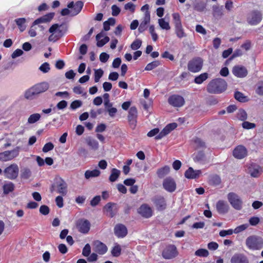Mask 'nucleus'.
<instances>
[{"instance_id": "obj_45", "label": "nucleus", "mask_w": 263, "mask_h": 263, "mask_svg": "<svg viewBox=\"0 0 263 263\" xmlns=\"http://www.w3.org/2000/svg\"><path fill=\"white\" fill-rule=\"evenodd\" d=\"M175 33L178 37L181 39L186 36L182 26L175 28Z\"/></svg>"}, {"instance_id": "obj_2", "label": "nucleus", "mask_w": 263, "mask_h": 263, "mask_svg": "<svg viewBox=\"0 0 263 263\" xmlns=\"http://www.w3.org/2000/svg\"><path fill=\"white\" fill-rule=\"evenodd\" d=\"M227 88L226 82L222 79L212 80L208 84L206 90L210 93L217 94L224 91Z\"/></svg>"}, {"instance_id": "obj_21", "label": "nucleus", "mask_w": 263, "mask_h": 263, "mask_svg": "<svg viewBox=\"0 0 263 263\" xmlns=\"http://www.w3.org/2000/svg\"><path fill=\"white\" fill-rule=\"evenodd\" d=\"M247 155V150L243 146L239 145L237 146L233 151V156L237 159H242L245 158Z\"/></svg>"}, {"instance_id": "obj_42", "label": "nucleus", "mask_w": 263, "mask_h": 263, "mask_svg": "<svg viewBox=\"0 0 263 263\" xmlns=\"http://www.w3.org/2000/svg\"><path fill=\"white\" fill-rule=\"evenodd\" d=\"M115 19L110 17L103 23V28L105 31H108L110 29V26H114L115 24Z\"/></svg>"}, {"instance_id": "obj_55", "label": "nucleus", "mask_w": 263, "mask_h": 263, "mask_svg": "<svg viewBox=\"0 0 263 263\" xmlns=\"http://www.w3.org/2000/svg\"><path fill=\"white\" fill-rule=\"evenodd\" d=\"M91 252V247L89 243L85 245L82 250V254L85 257H88Z\"/></svg>"}, {"instance_id": "obj_9", "label": "nucleus", "mask_w": 263, "mask_h": 263, "mask_svg": "<svg viewBox=\"0 0 263 263\" xmlns=\"http://www.w3.org/2000/svg\"><path fill=\"white\" fill-rule=\"evenodd\" d=\"M203 66V60L199 57L195 58L190 61L187 64L188 70L192 72L199 71Z\"/></svg>"}, {"instance_id": "obj_5", "label": "nucleus", "mask_w": 263, "mask_h": 263, "mask_svg": "<svg viewBox=\"0 0 263 263\" xmlns=\"http://www.w3.org/2000/svg\"><path fill=\"white\" fill-rule=\"evenodd\" d=\"M84 4L82 1H78L74 4L73 2H71L67 5L68 8L63 9L61 12L62 16L69 15L70 12L72 16L78 14L82 10Z\"/></svg>"}, {"instance_id": "obj_11", "label": "nucleus", "mask_w": 263, "mask_h": 263, "mask_svg": "<svg viewBox=\"0 0 263 263\" xmlns=\"http://www.w3.org/2000/svg\"><path fill=\"white\" fill-rule=\"evenodd\" d=\"M162 255L164 258L170 259L177 256L178 251L176 247L174 245H171L167 246L163 250Z\"/></svg>"}, {"instance_id": "obj_43", "label": "nucleus", "mask_w": 263, "mask_h": 263, "mask_svg": "<svg viewBox=\"0 0 263 263\" xmlns=\"http://www.w3.org/2000/svg\"><path fill=\"white\" fill-rule=\"evenodd\" d=\"M121 252V246L118 244L116 243L115 246L113 247L111 251V255L114 257H118L120 255Z\"/></svg>"}, {"instance_id": "obj_39", "label": "nucleus", "mask_w": 263, "mask_h": 263, "mask_svg": "<svg viewBox=\"0 0 263 263\" xmlns=\"http://www.w3.org/2000/svg\"><path fill=\"white\" fill-rule=\"evenodd\" d=\"M17 25L18 26L21 32L24 31L26 29V19L25 18H19L15 20Z\"/></svg>"}, {"instance_id": "obj_28", "label": "nucleus", "mask_w": 263, "mask_h": 263, "mask_svg": "<svg viewBox=\"0 0 263 263\" xmlns=\"http://www.w3.org/2000/svg\"><path fill=\"white\" fill-rule=\"evenodd\" d=\"M201 174L200 170L194 171L192 167H189L185 172L184 175L188 179H195L197 178Z\"/></svg>"}, {"instance_id": "obj_49", "label": "nucleus", "mask_w": 263, "mask_h": 263, "mask_svg": "<svg viewBox=\"0 0 263 263\" xmlns=\"http://www.w3.org/2000/svg\"><path fill=\"white\" fill-rule=\"evenodd\" d=\"M31 175V172L29 168H24L21 171V178L25 179H29Z\"/></svg>"}, {"instance_id": "obj_36", "label": "nucleus", "mask_w": 263, "mask_h": 263, "mask_svg": "<svg viewBox=\"0 0 263 263\" xmlns=\"http://www.w3.org/2000/svg\"><path fill=\"white\" fill-rule=\"evenodd\" d=\"M213 11L214 17H220L223 15V7L214 5L213 6Z\"/></svg>"}, {"instance_id": "obj_31", "label": "nucleus", "mask_w": 263, "mask_h": 263, "mask_svg": "<svg viewBox=\"0 0 263 263\" xmlns=\"http://www.w3.org/2000/svg\"><path fill=\"white\" fill-rule=\"evenodd\" d=\"M6 138H2V140H4L5 143L3 145V148L6 149L11 146L12 143L15 141V136L12 134L6 135Z\"/></svg>"}, {"instance_id": "obj_61", "label": "nucleus", "mask_w": 263, "mask_h": 263, "mask_svg": "<svg viewBox=\"0 0 263 263\" xmlns=\"http://www.w3.org/2000/svg\"><path fill=\"white\" fill-rule=\"evenodd\" d=\"M242 126L245 129H252V128H254V127H255L256 125H255V124H254L253 123H250L248 121H244L242 123Z\"/></svg>"}, {"instance_id": "obj_50", "label": "nucleus", "mask_w": 263, "mask_h": 263, "mask_svg": "<svg viewBox=\"0 0 263 263\" xmlns=\"http://www.w3.org/2000/svg\"><path fill=\"white\" fill-rule=\"evenodd\" d=\"M234 97L237 100L241 102H245L247 101L246 97L239 91L236 92Z\"/></svg>"}, {"instance_id": "obj_15", "label": "nucleus", "mask_w": 263, "mask_h": 263, "mask_svg": "<svg viewBox=\"0 0 263 263\" xmlns=\"http://www.w3.org/2000/svg\"><path fill=\"white\" fill-rule=\"evenodd\" d=\"M262 20V15L260 12L254 11L252 12L248 16V22L251 25L258 24Z\"/></svg>"}, {"instance_id": "obj_24", "label": "nucleus", "mask_w": 263, "mask_h": 263, "mask_svg": "<svg viewBox=\"0 0 263 263\" xmlns=\"http://www.w3.org/2000/svg\"><path fill=\"white\" fill-rule=\"evenodd\" d=\"M138 213L145 218H149L152 216L153 211L151 208L147 204H142L138 209Z\"/></svg>"}, {"instance_id": "obj_19", "label": "nucleus", "mask_w": 263, "mask_h": 263, "mask_svg": "<svg viewBox=\"0 0 263 263\" xmlns=\"http://www.w3.org/2000/svg\"><path fill=\"white\" fill-rule=\"evenodd\" d=\"M233 74L238 78H244L248 74V70L243 66H235L232 69Z\"/></svg>"}, {"instance_id": "obj_60", "label": "nucleus", "mask_w": 263, "mask_h": 263, "mask_svg": "<svg viewBox=\"0 0 263 263\" xmlns=\"http://www.w3.org/2000/svg\"><path fill=\"white\" fill-rule=\"evenodd\" d=\"M82 105V102L80 100H75L73 101L70 106L71 109L74 110L79 107H80Z\"/></svg>"}, {"instance_id": "obj_35", "label": "nucleus", "mask_w": 263, "mask_h": 263, "mask_svg": "<svg viewBox=\"0 0 263 263\" xmlns=\"http://www.w3.org/2000/svg\"><path fill=\"white\" fill-rule=\"evenodd\" d=\"M170 171V168L168 166H165L157 171V174L159 178H162L167 175Z\"/></svg>"}, {"instance_id": "obj_37", "label": "nucleus", "mask_w": 263, "mask_h": 263, "mask_svg": "<svg viewBox=\"0 0 263 263\" xmlns=\"http://www.w3.org/2000/svg\"><path fill=\"white\" fill-rule=\"evenodd\" d=\"M173 23L175 25V28L182 26L181 21V18L178 13H174L172 14Z\"/></svg>"}, {"instance_id": "obj_22", "label": "nucleus", "mask_w": 263, "mask_h": 263, "mask_svg": "<svg viewBox=\"0 0 263 263\" xmlns=\"http://www.w3.org/2000/svg\"><path fill=\"white\" fill-rule=\"evenodd\" d=\"M115 235L119 238L124 237L127 234L126 227L123 224H118L114 228Z\"/></svg>"}, {"instance_id": "obj_40", "label": "nucleus", "mask_w": 263, "mask_h": 263, "mask_svg": "<svg viewBox=\"0 0 263 263\" xmlns=\"http://www.w3.org/2000/svg\"><path fill=\"white\" fill-rule=\"evenodd\" d=\"M41 118V115L40 114L35 113L31 115L27 120L28 124H33L38 121Z\"/></svg>"}, {"instance_id": "obj_10", "label": "nucleus", "mask_w": 263, "mask_h": 263, "mask_svg": "<svg viewBox=\"0 0 263 263\" xmlns=\"http://www.w3.org/2000/svg\"><path fill=\"white\" fill-rule=\"evenodd\" d=\"M228 199L232 206L237 210L242 209V201L236 194L231 192L228 194Z\"/></svg>"}, {"instance_id": "obj_23", "label": "nucleus", "mask_w": 263, "mask_h": 263, "mask_svg": "<svg viewBox=\"0 0 263 263\" xmlns=\"http://www.w3.org/2000/svg\"><path fill=\"white\" fill-rule=\"evenodd\" d=\"M55 13L54 12H50L43 15V16L35 20L33 23V25H39L41 23H46L50 22L53 17L54 16Z\"/></svg>"}, {"instance_id": "obj_44", "label": "nucleus", "mask_w": 263, "mask_h": 263, "mask_svg": "<svg viewBox=\"0 0 263 263\" xmlns=\"http://www.w3.org/2000/svg\"><path fill=\"white\" fill-rule=\"evenodd\" d=\"M14 189V184L12 182H9L4 185L3 190L4 193L5 194H8L10 192H12Z\"/></svg>"}, {"instance_id": "obj_14", "label": "nucleus", "mask_w": 263, "mask_h": 263, "mask_svg": "<svg viewBox=\"0 0 263 263\" xmlns=\"http://www.w3.org/2000/svg\"><path fill=\"white\" fill-rule=\"evenodd\" d=\"M162 185L163 188L170 193L174 192L176 189V183L174 179L170 177L164 179Z\"/></svg>"}, {"instance_id": "obj_62", "label": "nucleus", "mask_w": 263, "mask_h": 263, "mask_svg": "<svg viewBox=\"0 0 263 263\" xmlns=\"http://www.w3.org/2000/svg\"><path fill=\"white\" fill-rule=\"evenodd\" d=\"M54 148V145L51 142H48L45 144L43 147L42 151L44 153H47L50 151H51Z\"/></svg>"}, {"instance_id": "obj_47", "label": "nucleus", "mask_w": 263, "mask_h": 263, "mask_svg": "<svg viewBox=\"0 0 263 263\" xmlns=\"http://www.w3.org/2000/svg\"><path fill=\"white\" fill-rule=\"evenodd\" d=\"M206 7V4L203 2L196 3L194 6V9L199 12L203 11Z\"/></svg>"}, {"instance_id": "obj_56", "label": "nucleus", "mask_w": 263, "mask_h": 263, "mask_svg": "<svg viewBox=\"0 0 263 263\" xmlns=\"http://www.w3.org/2000/svg\"><path fill=\"white\" fill-rule=\"evenodd\" d=\"M249 227V224L245 223L241 224L240 226H239L237 227L234 230V233L235 234L239 233L246 229H247Z\"/></svg>"}, {"instance_id": "obj_54", "label": "nucleus", "mask_w": 263, "mask_h": 263, "mask_svg": "<svg viewBox=\"0 0 263 263\" xmlns=\"http://www.w3.org/2000/svg\"><path fill=\"white\" fill-rule=\"evenodd\" d=\"M50 69V65L47 62L44 63L39 67V70L44 73L48 72Z\"/></svg>"}, {"instance_id": "obj_1", "label": "nucleus", "mask_w": 263, "mask_h": 263, "mask_svg": "<svg viewBox=\"0 0 263 263\" xmlns=\"http://www.w3.org/2000/svg\"><path fill=\"white\" fill-rule=\"evenodd\" d=\"M67 26L64 24H54L49 29L51 34L48 37L49 42H55L61 38L66 32Z\"/></svg>"}, {"instance_id": "obj_8", "label": "nucleus", "mask_w": 263, "mask_h": 263, "mask_svg": "<svg viewBox=\"0 0 263 263\" xmlns=\"http://www.w3.org/2000/svg\"><path fill=\"white\" fill-rule=\"evenodd\" d=\"M19 168L15 163H13L6 167L4 171L5 177L9 179H16L18 175Z\"/></svg>"}, {"instance_id": "obj_20", "label": "nucleus", "mask_w": 263, "mask_h": 263, "mask_svg": "<svg viewBox=\"0 0 263 263\" xmlns=\"http://www.w3.org/2000/svg\"><path fill=\"white\" fill-rule=\"evenodd\" d=\"M103 210L106 215L113 217L117 213V209L115 203L109 202L107 203L103 208Z\"/></svg>"}, {"instance_id": "obj_38", "label": "nucleus", "mask_w": 263, "mask_h": 263, "mask_svg": "<svg viewBox=\"0 0 263 263\" xmlns=\"http://www.w3.org/2000/svg\"><path fill=\"white\" fill-rule=\"evenodd\" d=\"M158 23L162 29L169 30L171 29L169 22L165 21L164 18L158 19Z\"/></svg>"}, {"instance_id": "obj_16", "label": "nucleus", "mask_w": 263, "mask_h": 263, "mask_svg": "<svg viewBox=\"0 0 263 263\" xmlns=\"http://www.w3.org/2000/svg\"><path fill=\"white\" fill-rule=\"evenodd\" d=\"M168 102L170 104L174 107H181L184 104V98L179 95H174L169 97Z\"/></svg>"}, {"instance_id": "obj_32", "label": "nucleus", "mask_w": 263, "mask_h": 263, "mask_svg": "<svg viewBox=\"0 0 263 263\" xmlns=\"http://www.w3.org/2000/svg\"><path fill=\"white\" fill-rule=\"evenodd\" d=\"M249 173L251 176L257 177L261 172L260 167L256 164H251L249 168Z\"/></svg>"}, {"instance_id": "obj_53", "label": "nucleus", "mask_w": 263, "mask_h": 263, "mask_svg": "<svg viewBox=\"0 0 263 263\" xmlns=\"http://www.w3.org/2000/svg\"><path fill=\"white\" fill-rule=\"evenodd\" d=\"M103 71L101 69L95 70V82L96 83L100 81V78L103 75Z\"/></svg>"}, {"instance_id": "obj_25", "label": "nucleus", "mask_w": 263, "mask_h": 263, "mask_svg": "<svg viewBox=\"0 0 263 263\" xmlns=\"http://www.w3.org/2000/svg\"><path fill=\"white\" fill-rule=\"evenodd\" d=\"M231 263H249L247 257L243 254H235L231 259Z\"/></svg>"}, {"instance_id": "obj_29", "label": "nucleus", "mask_w": 263, "mask_h": 263, "mask_svg": "<svg viewBox=\"0 0 263 263\" xmlns=\"http://www.w3.org/2000/svg\"><path fill=\"white\" fill-rule=\"evenodd\" d=\"M104 34L102 33H100L96 35L97 45L98 47H101L109 41V37L107 36L101 40Z\"/></svg>"}, {"instance_id": "obj_48", "label": "nucleus", "mask_w": 263, "mask_h": 263, "mask_svg": "<svg viewBox=\"0 0 263 263\" xmlns=\"http://www.w3.org/2000/svg\"><path fill=\"white\" fill-rule=\"evenodd\" d=\"M195 255L199 257H207L209 255V253L206 249H199L195 252Z\"/></svg>"}, {"instance_id": "obj_57", "label": "nucleus", "mask_w": 263, "mask_h": 263, "mask_svg": "<svg viewBox=\"0 0 263 263\" xmlns=\"http://www.w3.org/2000/svg\"><path fill=\"white\" fill-rule=\"evenodd\" d=\"M149 31L152 35L153 40L154 41H156L158 40V36L157 34L155 32V27L154 25H151L149 26Z\"/></svg>"}, {"instance_id": "obj_30", "label": "nucleus", "mask_w": 263, "mask_h": 263, "mask_svg": "<svg viewBox=\"0 0 263 263\" xmlns=\"http://www.w3.org/2000/svg\"><path fill=\"white\" fill-rule=\"evenodd\" d=\"M86 142L89 147L93 150L96 151L99 148L98 142L91 137H88L85 139Z\"/></svg>"}, {"instance_id": "obj_13", "label": "nucleus", "mask_w": 263, "mask_h": 263, "mask_svg": "<svg viewBox=\"0 0 263 263\" xmlns=\"http://www.w3.org/2000/svg\"><path fill=\"white\" fill-rule=\"evenodd\" d=\"M137 114V109L136 107L132 106L129 108L127 118L129 125L132 129H134L136 126Z\"/></svg>"}, {"instance_id": "obj_6", "label": "nucleus", "mask_w": 263, "mask_h": 263, "mask_svg": "<svg viewBox=\"0 0 263 263\" xmlns=\"http://www.w3.org/2000/svg\"><path fill=\"white\" fill-rule=\"evenodd\" d=\"M50 191L51 192L56 191L62 196H65L67 193V184L61 178H57L55 183L52 185Z\"/></svg>"}, {"instance_id": "obj_3", "label": "nucleus", "mask_w": 263, "mask_h": 263, "mask_svg": "<svg viewBox=\"0 0 263 263\" xmlns=\"http://www.w3.org/2000/svg\"><path fill=\"white\" fill-rule=\"evenodd\" d=\"M49 88L47 82H42L36 84L27 89L24 94V97L28 100H32L33 97L46 91Z\"/></svg>"}, {"instance_id": "obj_59", "label": "nucleus", "mask_w": 263, "mask_h": 263, "mask_svg": "<svg viewBox=\"0 0 263 263\" xmlns=\"http://www.w3.org/2000/svg\"><path fill=\"white\" fill-rule=\"evenodd\" d=\"M211 182L214 185H218L221 183L220 177L218 175H214L211 177Z\"/></svg>"}, {"instance_id": "obj_4", "label": "nucleus", "mask_w": 263, "mask_h": 263, "mask_svg": "<svg viewBox=\"0 0 263 263\" xmlns=\"http://www.w3.org/2000/svg\"><path fill=\"white\" fill-rule=\"evenodd\" d=\"M246 245L250 250H260L263 248V238L257 235H251L247 238Z\"/></svg>"}, {"instance_id": "obj_26", "label": "nucleus", "mask_w": 263, "mask_h": 263, "mask_svg": "<svg viewBox=\"0 0 263 263\" xmlns=\"http://www.w3.org/2000/svg\"><path fill=\"white\" fill-rule=\"evenodd\" d=\"M229 209L228 203L223 200H219L216 203V209L220 214H224L228 212Z\"/></svg>"}, {"instance_id": "obj_12", "label": "nucleus", "mask_w": 263, "mask_h": 263, "mask_svg": "<svg viewBox=\"0 0 263 263\" xmlns=\"http://www.w3.org/2000/svg\"><path fill=\"white\" fill-rule=\"evenodd\" d=\"M90 222L85 219H80L76 223L77 228L78 231L83 234H87L90 230Z\"/></svg>"}, {"instance_id": "obj_52", "label": "nucleus", "mask_w": 263, "mask_h": 263, "mask_svg": "<svg viewBox=\"0 0 263 263\" xmlns=\"http://www.w3.org/2000/svg\"><path fill=\"white\" fill-rule=\"evenodd\" d=\"M194 146L197 148H202L205 147V143L202 141L201 139L198 138H196L194 140Z\"/></svg>"}, {"instance_id": "obj_34", "label": "nucleus", "mask_w": 263, "mask_h": 263, "mask_svg": "<svg viewBox=\"0 0 263 263\" xmlns=\"http://www.w3.org/2000/svg\"><path fill=\"white\" fill-rule=\"evenodd\" d=\"M121 172L119 170L114 168L111 171V174L109 177V180L110 182H115L119 178Z\"/></svg>"}, {"instance_id": "obj_63", "label": "nucleus", "mask_w": 263, "mask_h": 263, "mask_svg": "<svg viewBox=\"0 0 263 263\" xmlns=\"http://www.w3.org/2000/svg\"><path fill=\"white\" fill-rule=\"evenodd\" d=\"M50 211L49 208L48 206L45 205H41L40 208V212L44 215H46L49 214Z\"/></svg>"}, {"instance_id": "obj_7", "label": "nucleus", "mask_w": 263, "mask_h": 263, "mask_svg": "<svg viewBox=\"0 0 263 263\" xmlns=\"http://www.w3.org/2000/svg\"><path fill=\"white\" fill-rule=\"evenodd\" d=\"M21 147L16 146L13 149L0 153V161L7 162L11 161L18 156Z\"/></svg>"}, {"instance_id": "obj_46", "label": "nucleus", "mask_w": 263, "mask_h": 263, "mask_svg": "<svg viewBox=\"0 0 263 263\" xmlns=\"http://www.w3.org/2000/svg\"><path fill=\"white\" fill-rule=\"evenodd\" d=\"M160 64V63L158 61H153L147 64V65L145 67V70L147 71L152 70L153 69L158 67Z\"/></svg>"}, {"instance_id": "obj_18", "label": "nucleus", "mask_w": 263, "mask_h": 263, "mask_svg": "<svg viewBox=\"0 0 263 263\" xmlns=\"http://www.w3.org/2000/svg\"><path fill=\"white\" fill-rule=\"evenodd\" d=\"M177 124L176 123H172L167 125L159 134L155 137L156 140H160L168 134L171 131L176 128Z\"/></svg>"}, {"instance_id": "obj_58", "label": "nucleus", "mask_w": 263, "mask_h": 263, "mask_svg": "<svg viewBox=\"0 0 263 263\" xmlns=\"http://www.w3.org/2000/svg\"><path fill=\"white\" fill-rule=\"evenodd\" d=\"M141 44H142V42L141 40H136L132 43V44L130 45V48L133 50H136L139 49L141 47Z\"/></svg>"}, {"instance_id": "obj_33", "label": "nucleus", "mask_w": 263, "mask_h": 263, "mask_svg": "<svg viewBox=\"0 0 263 263\" xmlns=\"http://www.w3.org/2000/svg\"><path fill=\"white\" fill-rule=\"evenodd\" d=\"M101 172L98 169H95L92 171L87 170L85 173L84 176L86 179H89L91 178L99 176Z\"/></svg>"}, {"instance_id": "obj_17", "label": "nucleus", "mask_w": 263, "mask_h": 263, "mask_svg": "<svg viewBox=\"0 0 263 263\" xmlns=\"http://www.w3.org/2000/svg\"><path fill=\"white\" fill-rule=\"evenodd\" d=\"M93 250L100 255L105 254L108 250L106 245L99 240H95L92 243Z\"/></svg>"}, {"instance_id": "obj_64", "label": "nucleus", "mask_w": 263, "mask_h": 263, "mask_svg": "<svg viewBox=\"0 0 263 263\" xmlns=\"http://www.w3.org/2000/svg\"><path fill=\"white\" fill-rule=\"evenodd\" d=\"M256 91L258 95L260 96L263 95V82H260L257 84Z\"/></svg>"}, {"instance_id": "obj_41", "label": "nucleus", "mask_w": 263, "mask_h": 263, "mask_svg": "<svg viewBox=\"0 0 263 263\" xmlns=\"http://www.w3.org/2000/svg\"><path fill=\"white\" fill-rule=\"evenodd\" d=\"M208 78V74L206 72L200 74L196 77L194 79V82L196 84H200L203 81H205Z\"/></svg>"}, {"instance_id": "obj_51", "label": "nucleus", "mask_w": 263, "mask_h": 263, "mask_svg": "<svg viewBox=\"0 0 263 263\" xmlns=\"http://www.w3.org/2000/svg\"><path fill=\"white\" fill-rule=\"evenodd\" d=\"M237 118L241 121H245L247 119V114L243 109H239L237 114Z\"/></svg>"}, {"instance_id": "obj_27", "label": "nucleus", "mask_w": 263, "mask_h": 263, "mask_svg": "<svg viewBox=\"0 0 263 263\" xmlns=\"http://www.w3.org/2000/svg\"><path fill=\"white\" fill-rule=\"evenodd\" d=\"M157 208L159 210H164L166 206V202L163 197H156L153 200Z\"/></svg>"}]
</instances>
